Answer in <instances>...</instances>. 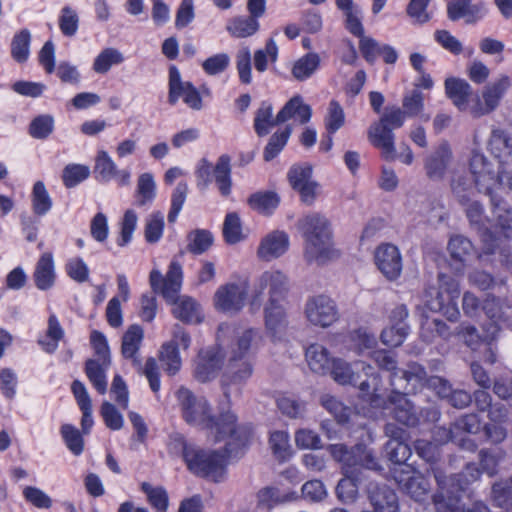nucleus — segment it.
Masks as SVG:
<instances>
[{"label":"nucleus","mask_w":512,"mask_h":512,"mask_svg":"<svg viewBox=\"0 0 512 512\" xmlns=\"http://www.w3.org/2000/svg\"><path fill=\"white\" fill-rule=\"evenodd\" d=\"M388 459L395 464L405 463L411 456L410 447L401 440H389L385 445Z\"/></svg>","instance_id":"nucleus-64"},{"label":"nucleus","mask_w":512,"mask_h":512,"mask_svg":"<svg viewBox=\"0 0 512 512\" xmlns=\"http://www.w3.org/2000/svg\"><path fill=\"white\" fill-rule=\"evenodd\" d=\"M223 236L227 243L235 244L243 239L240 217L237 213H228L223 224Z\"/></svg>","instance_id":"nucleus-60"},{"label":"nucleus","mask_w":512,"mask_h":512,"mask_svg":"<svg viewBox=\"0 0 512 512\" xmlns=\"http://www.w3.org/2000/svg\"><path fill=\"white\" fill-rule=\"evenodd\" d=\"M124 57L120 51L115 48L104 49L94 60L93 69L95 72L105 74L112 65L120 64Z\"/></svg>","instance_id":"nucleus-54"},{"label":"nucleus","mask_w":512,"mask_h":512,"mask_svg":"<svg viewBox=\"0 0 512 512\" xmlns=\"http://www.w3.org/2000/svg\"><path fill=\"white\" fill-rule=\"evenodd\" d=\"M292 129L290 126H287L281 132H275L270 138L264 149L263 158L265 161L269 162L274 159L285 147L287 141L291 135Z\"/></svg>","instance_id":"nucleus-53"},{"label":"nucleus","mask_w":512,"mask_h":512,"mask_svg":"<svg viewBox=\"0 0 512 512\" xmlns=\"http://www.w3.org/2000/svg\"><path fill=\"white\" fill-rule=\"evenodd\" d=\"M247 202L252 210L269 215L278 207L280 197L273 191H259L251 194Z\"/></svg>","instance_id":"nucleus-34"},{"label":"nucleus","mask_w":512,"mask_h":512,"mask_svg":"<svg viewBox=\"0 0 512 512\" xmlns=\"http://www.w3.org/2000/svg\"><path fill=\"white\" fill-rule=\"evenodd\" d=\"M445 91L453 102V104L460 110L465 111L470 106L468 105V99L472 94L471 85L464 79L459 78H447L445 80Z\"/></svg>","instance_id":"nucleus-26"},{"label":"nucleus","mask_w":512,"mask_h":512,"mask_svg":"<svg viewBox=\"0 0 512 512\" xmlns=\"http://www.w3.org/2000/svg\"><path fill=\"white\" fill-rule=\"evenodd\" d=\"M156 196V183L151 173H143L137 179L135 205L144 207L150 205Z\"/></svg>","instance_id":"nucleus-36"},{"label":"nucleus","mask_w":512,"mask_h":512,"mask_svg":"<svg viewBox=\"0 0 512 512\" xmlns=\"http://www.w3.org/2000/svg\"><path fill=\"white\" fill-rule=\"evenodd\" d=\"M484 5L472 4L471 0H451L447 6V14L450 20L456 21L466 16H475L481 14Z\"/></svg>","instance_id":"nucleus-45"},{"label":"nucleus","mask_w":512,"mask_h":512,"mask_svg":"<svg viewBox=\"0 0 512 512\" xmlns=\"http://www.w3.org/2000/svg\"><path fill=\"white\" fill-rule=\"evenodd\" d=\"M291 187L300 195L301 201L310 206L319 194V184L312 179V167L308 164L293 165L287 174Z\"/></svg>","instance_id":"nucleus-15"},{"label":"nucleus","mask_w":512,"mask_h":512,"mask_svg":"<svg viewBox=\"0 0 512 512\" xmlns=\"http://www.w3.org/2000/svg\"><path fill=\"white\" fill-rule=\"evenodd\" d=\"M246 295V287L242 285L235 283L222 285L214 295L215 306L224 312H238L244 306Z\"/></svg>","instance_id":"nucleus-21"},{"label":"nucleus","mask_w":512,"mask_h":512,"mask_svg":"<svg viewBox=\"0 0 512 512\" xmlns=\"http://www.w3.org/2000/svg\"><path fill=\"white\" fill-rule=\"evenodd\" d=\"M489 149L501 163L512 162V136L506 131L496 128L491 132Z\"/></svg>","instance_id":"nucleus-28"},{"label":"nucleus","mask_w":512,"mask_h":512,"mask_svg":"<svg viewBox=\"0 0 512 512\" xmlns=\"http://www.w3.org/2000/svg\"><path fill=\"white\" fill-rule=\"evenodd\" d=\"M224 356L218 347H211L199 353L194 368V377L205 383L214 379L222 367Z\"/></svg>","instance_id":"nucleus-20"},{"label":"nucleus","mask_w":512,"mask_h":512,"mask_svg":"<svg viewBox=\"0 0 512 512\" xmlns=\"http://www.w3.org/2000/svg\"><path fill=\"white\" fill-rule=\"evenodd\" d=\"M452 160L453 152L450 145L446 141L441 142L424 159L427 178L432 181L443 180Z\"/></svg>","instance_id":"nucleus-19"},{"label":"nucleus","mask_w":512,"mask_h":512,"mask_svg":"<svg viewBox=\"0 0 512 512\" xmlns=\"http://www.w3.org/2000/svg\"><path fill=\"white\" fill-rule=\"evenodd\" d=\"M510 87L511 79L507 75H500L494 81L486 84L481 93L482 101L477 97L469 107L471 115L479 118L495 111Z\"/></svg>","instance_id":"nucleus-12"},{"label":"nucleus","mask_w":512,"mask_h":512,"mask_svg":"<svg viewBox=\"0 0 512 512\" xmlns=\"http://www.w3.org/2000/svg\"><path fill=\"white\" fill-rule=\"evenodd\" d=\"M392 384L397 389L407 391H419L427 386L444 399L451 394L452 390L451 384L446 379L439 376H428L425 368L413 361L406 364L404 372L394 375Z\"/></svg>","instance_id":"nucleus-7"},{"label":"nucleus","mask_w":512,"mask_h":512,"mask_svg":"<svg viewBox=\"0 0 512 512\" xmlns=\"http://www.w3.org/2000/svg\"><path fill=\"white\" fill-rule=\"evenodd\" d=\"M320 66V57L317 53H307L299 58L293 65L292 75L299 81L311 77Z\"/></svg>","instance_id":"nucleus-46"},{"label":"nucleus","mask_w":512,"mask_h":512,"mask_svg":"<svg viewBox=\"0 0 512 512\" xmlns=\"http://www.w3.org/2000/svg\"><path fill=\"white\" fill-rule=\"evenodd\" d=\"M109 366L110 364L98 360H87L85 363V373L100 394H105L107 391L106 371Z\"/></svg>","instance_id":"nucleus-41"},{"label":"nucleus","mask_w":512,"mask_h":512,"mask_svg":"<svg viewBox=\"0 0 512 512\" xmlns=\"http://www.w3.org/2000/svg\"><path fill=\"white\" fill-rule=\"evenodd\" d=\"M63 336L64 331L57 317L52 314L48 318V328L46 333V337H48L50 340L40 339L39 344L42 346L45 352L53 353L57 349L58 342L63 338Z\"/></svg>","instance_id":"nucleus-52"},{"label":"nucleus","mask_w":512,"mask_h":512,"mask_svg":"<svg viewBox=\"0 0 512 512\" xmlns=\"http://www.w3.org/2000/svg\"><path fill=\"white\" fill-rule=\"evenodd\" d=\"M213 234L206 229H195L187 234L188 252L194 255H200L206 252L213 245Z\"/></svg>","instance_id":"nucleus-42"},{"label":"nucleus","mask_w":512,"mask_h":512,"mask_svg":"<svg viewBox=\"0 0 512 512\" xmlns=\"http://www.w3.org/2000/svg\"><path fill=\"white\" fill-rule=\"evenodd\" d=\"M449 335V327L441 319L425 317L422 320L420 337L426 343H432L439 337L448 338Z\"/></svg>","instance_id":"nucleus-40"},{"label":"nucleus","mask_w":512,"mask_h":512,"mask_svg":"<svg viewBox=\"0 0 512 512\" xmlns=\"http://www.w3.org/2000/svg\"><path fill=\"white\" fill-rule=\"evenodd\" d=\"M368 138L373 146L381 150L386 160L392 161L396 158L394 133L390 127L375 123L368 130Z\"/></svg>","instance_id":"nucleus-24"},{"label":"nucleus","mask_w":512,"mask_h":512,"mask_svg":"<svg viewBox=\"0 0 512 512\" xmlns=\"http://www.w3.org/2000/svg\"><path fill=\"white\" fill-rule=\"evenodd\" d=\"M289 236L286 232L275 230L262 238L257 256L262 261H272L284 255L289 248Z\"/></svg>","instance_id":"nucleus-22"},{"label":"nucleus","mask_w":512,"mask_h":512,"mask_svg":"<svg viewBox=\"0 0 512 512\" xmlns=\"http://www.w3.org/2000/svg\"><path fill=\"white\" fill-rule=\"evenodd\" d=\"M470 172L474 178L476 189L490 197L491 205L497 211L501 206V198L493 192L498 176L492 163L480 152L474 151L469 162Z\"/></svg>","instance_id":"nucleus-10"},{"label":"nucleus","mask_w":512,"mask_h":512,"mask_svg":"<svg viewBox=\"0 0 512 512\" xmlns=\"http://www.w3.org/2000/svg\"><path fill=\"white\" fill-rule=\"evenodd\" d=\"M337 486L336 495L337 498L343 503H353L358 497V486L357 482L360 481L358 475H344Z\"/></svg>","instance_id":"nucleus-51"},{"label":"nucleus","mask_w":512,"mask_h":512,"mask_svg":"<svg viewBox=\"0 0 512 512\" xmlns=\"http://www.w3.org/2000/svg\"><path fill=\"white\" fill-rule=\"evenodd\" d=\"M31 33L24 28L17 32L11 41V56L18 63L27 61L30 54Z\"/></svg>","instance_id":"nucleus-47"},{"label":"nucleus","mask_w":512,"mask_h":512,"mask_svg":"<svg viewBox=\"0 0 512 512\" xmlns=\"http://www.w3.org/2000/svg\"><path fill=\"white\" fill-rule=\"evenodd\" d=\"M377 344L376 337L368 333L365 329L352 331L348 336V348L357 354H362L366 350L373 349Z\"/></svg>","instance_id":"nucleus-49"},{"label":"nucleus","mask_w":512,"mask_h":512,"mask_svg":"<svg viewBox=\"0 0 512 512\" xmlns=\"http://www.w3.org/2000/svg\"><path fill=\"white\" fill-rule=\"evenodd\" d=\"M182 417L189 425L208 430L216 441L233 437L237 430V418L231 411L216 417L205 397H197L188 388L181 386L175 392Z\"/></svg>","instance_id":"nucleus-1"},{"label":"nucleus","mask_w":512,"mask_h":512,"mask_svg":"<svg viewBox=\"0 0 512 512\" xmlns=\"http://www.w3.org/2000/svg\"><path fill=\"white\" fill-rule=\"evenodd\" d=\"M447 249L451 259L455 262L456 272H462L465 263L474 252L472 242L462 235H454L450 238Z\"/></svg>","instance_id":"nucleus-27"},{"label":"nucleus","mask_w":512,"mask_h":512,"mask_svg":"<svg viewBox=\"0 0 512 512\" xmlns=\"http://www.w3.org/2000/svg\"><path fill=\"white\" fill-rule=\"evenodd\" d=\"M290 290L289 277L280 270L264 271L253 286V304L260 303L264 296L267 301H285Z\"/></svg>","instance_id":"nucleus-11"},{"label":"nucleus","mask_w":512,"mask_h":512,"mask_svg":"<svg viewBox=\"0 0 512 512\" xmlns=\"http://www.w3.org/2000/svg\"><path fill=\"white\" fill-rule=\"evenodd\" d=\"M304 239L303 257L308 264L324 265L338 256L333 244L331 223L319 212H310L298 221Z\"/></svg>","instance_id":"nucleus-3"},{"label":"nucleus","mask_w":512,"mask_h":512,"mask_svg":"<svg viewBox=\"0 0 512 512\" xmlns=\"http://www.w3.org/2000/svg\"><path fill=\"white\" fill-rule=\"evenodd\" d=\"M231 158L227 154L221 155L213 167V176L220 194L227 197L231 193Z\"/></svg>","instance_id":"nucleus-33"},{"label":"nucleus","mask_w":512,"mask_h":512,"mask_svg":"<svg viewBox=\"0 0 512 512\" xmlns=\"http://www.w3.org/2000/svg\"><path fill=\"white\" fill-rule=\"evenodd\" d=\"M269 444L273 455L279 461H286L291 456V447L289 444V435L287 432H272L269 438Z\"/></svg>","instance_id":"nucleus-57"},{"label":"nucleus","mask_w":512,"mask_h":512,"mask_svg":"<svg viewBox=\"0 0 512 512\" xmlns=\"http://www.w3.org/2000/svg\"><path fill=\"white\" fill-rule=\"evenodd\" d=\"M306 360L314 373L325 375L330 371L335 359L329 356L328 350L323 345L315 343L307 348Z\"/></svg>","instance_id":"nucleus-30"},{"label":"nucleus","mask_w":512,"mask_h":512,"mask_svg":"<svg viewBox=\"0 0 512 512\" xmlns=\"http://www.w3.org/2000/svg\"><path fill=\"white\" fill-rule=\"evenodd\" d=\"M179 98L192 109L200 110L202 108V99L198 90L190 82L181 80L180 72L172 66L169 69V95L168 101L174 105Z\"/></svg>","instance_id":"nucleus-17"},{"label":"nucleus","mask_w":512,"mask_h":512,"mask_svg":"<svg viewBox=\"0 0 512 512\" xmlns=\"http://www.w3.org/2000/svg\"><path fill=\"white\" fill-rule=\"evenodd\" d=\"M321 405L331 413L338 423H346L349 421L352 414V409L345 406L336 397L330 394H323L320 397Z\"/></svg>","instance_id":"nucleus-50"},{"label":"nucleus","mask_w":512,"mask_h":512,"mask_svg":"<svg viewBox=\"0 0 512 512\" xmlns=\"http://www.w3.org/2000/svg\"><path fill=\"white\" fill-rule=\"evenodd\" d=\"M258 332L254 329L244 330L237 336L236 342L231 347L230 359L245 360L246 355L252 347V342Z\"/></svg>","instance_id":"nucleus-55"},{"label":"nucleus","mask_w":512,"mask_h":512,"mask_svg":"<svg viewBox=\"0 0 512 512\" xmlns=\"http://www.w3.org/2000/svg\"><path fill=\"white\" fill-rule=\"evenodd\" d=\"M228 457V450L205 451L200 448L186 454L188 469L196 475L210 477L215 481L223 475Z\"/></svg>","instance_id":"nucleus-9"},{"label":"nucleus","mask_w":512,"mask_h":512,"mask_svg":"<svg viewBox=\"0 0 512 512\" xmlns=\"http://www.w3.org/2000/svg\"><path fill=\"white\" fill-rule=\"evenodd\" d=\"M332 458L341 464L344 475L360 476L362 469L379 471L382 469L374 451L363 443L352 447L345 444H332L328 447Z\"/></svg>","instance_id":"nucleus-6"},{"label":"nucleus","mask_w":512,"mask_h":512,"mask_svg":"<svg viewBox=\"0 0 512 512\" xmlns=\"http://www.w3.org/2000/svg\"><path fill=\"white\" fill-rule=\"evenodd\" d=\"M304 316L313 326L328 328L339 319L336 303L324 294L307 298L304 305Z\"/></svg>","instance_id":"nucleus-13"},{"label":"nucleus","mask_w":512,"mask_h":512,"mask_svg":"<svg viewBox=\"0 0 512 512\" xmlns=\"http://www.w3.org/2000/svg\"><path fill=\"white\" fill-rule=\"evenodd\" d=\"M141 490L146 494L148 503L156 512H167L169 497L165 488L162 486L153 487L150 483L143 482Z\"/></svg>","instance_id":"nucleus-48"},{"label":"nucleus","mask_w":512,"mask_h":512,"mask_svg":"<svg viewBox=\"0 0 512 512\" xmlns=\"http://www.w3.org/2000/svg\"><path fill=\"white\" fill-rule=\"evenodd\" d=\"M144 337L143 329L139 325H131L122 338V355L131 359L134 366L140 368L141 373L146 377L149 386L154 393L160 390V369L155 358L149 357L144 366L141 367L137 353Z\"/></svg>","instance_id":"nucleus-8"},{"label":"nucleus","mask_w":512,"mask_h":512,"mask_svg":"<svg viewBox=\"0 0 512 512\" xmlns=\"http://www.w3.org/2000/svg\"><path fill=\"white\" fill-rule=\"evenodd\" d=\"M32 206L34 213L37 215L46 214L52 207L51 198L41 181H37L33 186Z\"/></svg>","instance_id":"nucleus-59"},{"label":"nucleus","mask_w":512,"mask_h":512,"mask_svg":"<svg viewBox=\"0 0 512 512\" xmlns=\"http://www.w3.org/2000/svg\"><path fill=\"white\" fill-rule=\"evenodd\" d=\"M35 284L40 290L51 288L55 281L54 262L50 252H46L39 258L33 274Z\"/></svg>","instance_id":"nucleus-31"},{"label":"nucleus","mask_w":512,"mask_h":512,"mask_svg":"<svg viewBox=\"0 0 512 512\" xmlns=\"http://www.w3.org/2000/svg\"><path fill=\"white\" fill-rule=\"evenodd\" d=\"M418 391H407L402 389H397L392 384V392L387 397L386 400L383 401L380 406L383 409H392L394 418L409 427H414L419 423V415L413 405V403L406 398L407 394H415Z\"/></svg>","instance_id":"nucleus-14"},{"label":"nucleus","mask_w":512,"mask_h":512,"mask_svg":"<svg viewBox=\"0 0 512 512\" xmlns=\"http://www.w3.org/2000/svg\"><path fill=\"white\" fill-rule=\"evenodd\" d=\"M438 489L432 497L436 512H490L483 502H475L467 509H461L463 486L458 477H446L439 469H432Z\"/></svg>","instance_id":"nucleus-4"},{"label":"nucleus","mask_w":512,"mask_h":512,"mask_svg":"<svg viewBox=\"0 0 512 512\" xmlns=\"http://www.w3.org/2000/svg\"><path fill=\"white\" fill-rule=\"evenodd\" d=\"M504 306L507 309L512 310V303L507 299L502 301L500 298L488 294L483 301L482 309L490 321L510 325L511 316L504 311Z\"/></svg>","instance_id":"nucleus-32"},{"label":"nucleus","mask_w":512,"mask_h":512,"mask_svg":"<svg viewBox=\"0 0 512 512\" xmlns=\"http://www.w3.org/2000/svg\"><path fill=\"white\" fill-rule=\"evenodd\" d=\"M491 500L494 506L512 512V476L495 482L491 488Z\"/></svg>","instance_id":"nucleus-35"},{"label":"nucleus","mask_w":512,"mask_h":512,"mask_svg":"<svg viewBox=\"0 0 512 512\" xmlns=\"http://www.w3.org/2000/svg\"><path fill=\"white\" fill-rule=\"evenodd\" d=\"M182 278V266L178 261L173 260L165 276L159 270H152L149 281L154 292L160 293L167 302L173 304L172 314L177 319L190 324L199 323L202 316L196 301L188 296L178 297Z\"/></svg>","instance_id":"nucleus-2"},{"label":"nucleus","mask_w":512,"mask_h":512,"mask_svg":"<svg viewBox=\"0 0 512 512\" xmlns=\"http://www.w3.org/2000/svg\"><path fill=\"white\" fill-rule=\"evenodd\" d=\"M368 498L377 512H398V498L393 489L385 484L371 482L367 487Z\"/></svg>","instance_id":"nucleus-23"},{"label":"nucleus","mask_w":512,"mask_h":512,"mask_svg":"<svg viewBox=\"0 0 512 512\" xmlns=\"http://www.w3.org/2000/svg\"><path fill=\"white\" fill-rule=\"evenodd\" d=\"M226 29L233 37L246 38L259 30V22L251 16H239L231 19Z\"/></svg>","instance_id":"nucleus-43"},{"label":"nucleus","mask_w":512,"mask_h":512,"mask_svg":"<svg viewBox=\"0 0 512 512\" xmlns=\"http://www.w3.org/2000/svg\"><path fill=\"white\" fill-rule=\"evenodd\" d=\"M159 360L169 376L176 375L182 365L177 344L174 342L164 343L159 351Z\"/></svg>","instance_id":"nucleus-44"},{"label":"nucleus","mask_w":512,"mask_h":512,"mask_svg":"<svg viewBox=\"0 0 512 512\" xmlns=\"http://www.w3.org/2000/svg\"><path fill=\"white\" fill-rule=\"evenodd\" d=\"M280 123L281 122H278V114L275 118L273 117L272 104L267 101H263L257 109L254 118V129L256 134L259 137H263L269 133L271 128Z\"/></svg>","instance_id":"nucleus-37"},{"label":"nucleus","mask_w":512,"mask_h":512,"mask_svg":"<svg viewBox=\"0 0 512 512\" xmlns=\"http://www.w3.org/2000/svg\"><path fill=\"white\" fill-rule=\"evenodd\" d=\"M438 286H430L424 292V303L433 312L442 313L448 320L459 317L457 299L460 295L458 281L446 274L438 275Z\"/></svg>","instance_id":"nucleus-5"},{"label":"nucleus","mask_w":512,"mask_h":512,"mask_svg":"<svg viewBox=\"0 0 512 512\" xmlns=\"http://www.w3.org/2000/svg\"><path fill=\"white\" fill-rule=\"evenodd\" d=\"M450 187L459 204L467 203L468 200L473 199L476 188L474 178L460 173H455L453 175Z\"/></svg>","instance_id":"nucleus-38"},{"label":"nucleus","mask_w":512,"mask_h":512,"mask_svg":"<svg viewBox=\"0 0 512 512\" xmlns=\"http://www.w3.org/2000/svg\"><path fill=\"white\" fill-rule=\"evenodd\" d=\"M285 301H266L264 304L265 327L273 335L283 331L287 327V313Z\"/></svg>","instance_id":"nucleus-25"},{"label":"nucleus","mask_w":512,"mask_h":512,"mask_svg":"<svg viewBox=\"0 0 512 512\" xmlns=\"http://www.w3.org/2000/svg\"><path fill=\"white\" fill-rule=\"evenodd\" d=\"M480 429V420L476 414H466L459 418L449 429H442L445 441H456L459 431L475 434Z\"/></svg>","instance_id":"nucleus-39"},{"label":"nucleus","mask_w":512,"mask_h":512,"mask_svg":"<svg viewBox=\"0 0 512 512\" xmlns=\"http://www.w3.org/2000/svg\"><path fill=\"white\" fill-rule=\"evenodd\" d=\"M252 366L247 360H232L221 377V388L227 402H230L232 394L240 395L241 387L252 375Z\"/></svg>","instance_id":"nucleus-16"},{"label":"nucleus","mask_w":512,"mask_h":512,"mask_svg":"<svg viewBox=\"0 0 512 512\" xmlns=\"http://www.w3.org/2000/svg\"><path fill=\"white\" fill-rule=\"evenodd\" d=\"M278 56V47L272 38L266 42L264 49H259L254 53V65L257 71L264 72L268 67V61L276 62Z\"/></svg>","instance_id":"nucleus-62"},{"label":"nucleus","mask_w":512,"mask_h":512,"mask_svg":"<svg viewBox=\"0 0 512 512\" xmlns=\"http://www.w3.org/2000/svg\"><path fill=\"white\" fill-rule=\"evenodd\" d=\"M116 170L117 165L109 154L104 150L99 151L95 159L94 172L100 176L101 180L110 181L113 179Z\"/></svg>","instance_id":"nucleus-63"},{"label":"nucleus","mask_w":512,"mask_h":512,"mask_svg":"<svg viewBox=\"0 0 512 512\" xmlns=\"http://www.w3.org/2000/svg\"><path fill=\"white\" fill-rule=\"evenodd\" d=\"M54 130V118L49 114L35 117L29 124V135L34 139H46Z\"/></svg>","instance_id":"nucleus-56"},{"label":"nucleus","mask_w":512,"mask_h":512,"mask_svg":"<svg viewBox=\"0 0 512 512\" xmlns=\"http://www.w3.org/2000/svg\"><path fill=\"white\" fill-rule=\"evenodd\" d=\"M395 479L415 501L423 500L429 491L427 479L419 473L405 477V472L402 471L399 475H395Z\"/></svg>","instance_id":"nucleus-29"},{"label":"nucleus","mask_w":512,"mask_h":512,"mask_svg":"<svg viewBox=\"0 0 512 512\" xmlns=\"http://www.w3.org/2000/svg\"><path fill=\"white\" fill-rule=\"evenodd\" d=\"M375 364L382 370L389 371L390 374V385L392 386V380L395 374H401L405 371V368L399 369L397 367V360L395 356L386 350H375L370 354Z\"/></svg>","instance_id":"nucleus-58"},{"label":"nucleus","mask_w":512,"mask_h":512,"mask_svg":"<svg viewBox=\"0 0 512 512\" xmlns=\"http://www.w3.org/2000/svg\"><path fill=\"white\" fill-rule=\"evenodd\" d=\"M164 229V216L160 211L153 212L146 219L145 239L148 243H156L160 240Z\"/></svg>","instance_id":"nucleus-61"},{"label":"nucleus","mask_w":512,"mask_h":512,"mask_svg":"<svg viewBox=\"0 0 512 512\" xmlns=\"http://www.w3.org/2000/svg\"><path fill=\"white\" fill-rule=\"evenodd\" d=\"M374 260L378 270L388 281H395L400 277L403 268L402 257L395 245H379L375 250Z\"/></svg>","instance_id":"nucleus-18"}]
</instances>
